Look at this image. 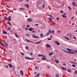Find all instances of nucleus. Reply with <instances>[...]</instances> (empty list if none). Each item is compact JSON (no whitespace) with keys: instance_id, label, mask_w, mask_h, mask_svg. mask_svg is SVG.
<instances>
[{"instance_id":"nucleus-30","label":"nucleus","mask_w":77,"mask_h":77,"mask_svg":"<svg viewBox=\"0 0 77 77\" xmlns=\"http://www.w3.org/2000/svg\"><path fill=\"white\" fill-rule=\"evenodd\" d=\"M48 16L49 17H51V18L52 19H53V16L52 15H48Z\"/></svg>"},{"instance_id":"nucleus-20","label":"nucleus","mask_w":77,"mask_h":77,"mask_svg":"<svg viewBox=\"0 0 77 77\" xmlns=\"http://www.w3.org/2000/svg\"><path fill=\"white\" fill-rule=\"evenodd\" d=\"M20 10V11H23V10H24V8H19Z\"/></svg>"},{"instance_id":"nucleus-32","label":"nucleus","mask_w":77,"mask_h":77,"mask_svg":"<svg viewBox=\"0 0 77 77\" xmlns=\"http://www.w3.org/2000/svg\"><path fill=\"white\" fill-rule=\"evenodd\" d=\"M68 71L69 72H71V71L70 69H68Z\"/></svg>"},{"instance_id":"nucleus-19","label":"nucleus","mask_w":77,"mask_h":77,"mask_svg":"<svg viewBox=\"0 0 77 77\" xmlns=\"http://www.w3.org/2000/svg\"><path fill=\"white\" fill-rule=\"evenodd\" d=\"M61 15L63 18H66V16L64 15L63 14H62Z\"/></svg>"},{"instance_id":"nucleus-51","label":"nucleus","mask_w":77,"mask_h":77,"mask_svg":"<svg viewBox=\"0 0 77 77\" xmlns=\"http://www.w3.org/2000/svg\"><path fill=\"white\" fill-rule=\"evenodd\" d=\"M54 24H56L55 23H54V22H53L52 23V25H54Z\"/></svg>"},{"instance_id":"nucleus-56","label":"nucleus","mask_w":77,"mask_h":77,"mask_svg":"<svg viewBox=\"0 0 77 77\" xmlns=\"http://www.w3.org/2000/svg\"><path fill=\"white\" fill-rule=\"evenodd\" d=\"M41 57H45V56H44L43 55H41Z\"/></svg>"},{"instance_id":"nucleus-34","label":"nucleus","mask_w":77,"mask_h":77,"mask_svg":"<svg viewBox=\"0 0 77 77\" xmlns=\"http://www.w3.org/2000/svg\"><path fill=\"white\" fill-rule=\"evenodd\" d=\"M55 75L56 77H59V75L57 74H56Z\"/></svg>"},{"instance_id":"nucleus-62","label":"nucleus","mask_w":77,"mask_h":77,"mask_svg":"<svg viewBox=\"0 0 77 77\" xmlns=\"http://www.w3.org/2000/svg\"><path fill=\"white\" fill-rule=\"evenodd\" d=\"M30 54L31 55H32V54H33V53H32V52H31L30 53Z\"/></svg>"},{"instance_id":"nucleus-31","label":"nucleus","mask_w":77,"mask_h":77,"mask_svg":"<svg viewBox=\"0 0 77 77\" xmlns=\"http://www.w3.org/2000/svg\"><path fill=\"white\" fill-rule=\"evenodd\" d=\"M38 5H41V1L39 2H38Z\"/></svg>"},{"instance_id":"nucleus-44","label":"nucleus","mask_w":77,"mask_h":77,"mask_svg":"<svg viewBox=\"0 0 77 77\" xmlns=\"http://www.w3.org/2000/svg\"><path fill=\"white\" fill-rule=\"evenodd\" d=\"M70 63H73V61H70Z\"/></svg>"},{"instance_id":"nucleus-29","label":"nucleus","mask_w":77,"mask_h":77,"mask_svg":"<svg viewBox=\"0 0 77 77\" xmlns=\"http://www.w3.org/2000/svg\"><path fill=\"white\" fill-rule=\"evenodd\" d=\"M73 64H75V65H77V63H76L75 62H74L73 61Z\"/></svg>"},{"instance_id":"nucleus-55","label":"nucleus","mask_w":77,"mask_h":77,"mask_svg":"<svg viewBox=\"0 0 77 77\" xmlns=\"http://www.w3.org/2000/svg\"><path fill=\"white\" fill-rule=\"evenodd\" d=\"M36 32L34 31H32V33H35Z\"/></svg>"},{"instance_id":"nucleus-33","label":"nucleus","mask_w":77,"mask_h":77,"mask_svg":"<svg viewBox=\"0 0 77 77\" xmlns=\"http://www.w3.org/2000/svg\"><path fill=\"white\" fill-rule=\"evenodd\" d=\"M21 55H22V56H24V53L21 52Z\"/></svg>"},{"instance_id":"nucleus-11","label":"nucleus","mask_w":77,"mask_h":77,"mask_svg":"<svg viewBox=\"0 0 77 77\" xmlns=\"http://www.w3.org/2000/svg\"><path fill=\"white\" fill-rule=\"evenodd\" d=\"M53 52H51V53L49 54V56H51V55H53Z\"/></svg>"},{"instance_id":"nucleus-21","label":"nucleus","mask_w":77,"mask_h":77,"mask_svg":"<svg viewBox=\"0 0 77 77\" xmlns=\"http://www.w3.org/2000/svg\"><path fill=\"white\" fill-rule=\"evenodd\" d=\"M5 18L6 21H8V17H7L5 16Z\"/></svg>"},{"instance_id":"nucleus-5","label":"nucleus","mask_w":77,"mask_h":77,"mask_svg":"<svg viewBox=\"0 0 77 77\" xmlns=\"http://www.w3.org/2000/svg\"><path fill=\"white\" fill-rule=\"evenodd\" d=\"M32 38H39L38 36H35L34 34H32Z\"/></svg>"},{"instance_id":"nucleus-38","label":"nucleus","mask_w":77,"mask_h":77,"mask_svg":"<svg viewBox=\"0 0 77 77\" xmlns=\"http://www.w3.org/2000/svg\"><path fill=\"white\" fill-rule=\"evenodd\" d=\"M43 35H43V34H42H42H40V36H41V37L43 36Z\"/></svg>"},{"instance_id":"nucleus-53","label":"nucleus","mask_w":77,"mask_h":77,"mask_svg":"<svg viewBox=\"0 0 77 77\" xmlns=\"http://www.w3.org/2000/svg\"><path fill=\"white\" fill-rule=\"evenodd\" d=\"M60 12L61 13H63V11H60Z\"/></svg>"},{"instance_id":"nucleus-37","label":"nucleus","mask_w":77,"mask_h":77,"mask_svg":"<svg viewBox=\"0 0 77 77\" xmlns=\"http://www.w3.org/2000/svg\"><path fill=\"white\" fill-rule=\"evenodd\" d=\"M25 48L26 49V50H28V49H29V47H25Z\"/></svg>"},{"instance_id":"nucleus-64","label":"nucleus","mask_w":77,"mask_h":77,"mask_svg":"<svg viewBox=\"0 0 77 77\" xmlns=\"http://www.w3.org/2000/svg\"><path fill=\"white\" fill-rule=\"evenodd\" d=\"M76 14L77 15V11L75 12Z\"/></svg>"},{"instance_id":"nucleus-57","label":"nucleus","mask_w":77,"mask_h":77,"mask_svg":"<svg viewBox=\"0 0 77 77\" xmlns=\"http://www.w3.org/2000/svg\"><path fill=\"white\" fill-rule=\"evenodd\" d=\"M35 25H36V26H38V24H35Z\"/></svg>"},{"instance_id":"nucleus-43","label":"nucleus","mask_w":77,"mask_h":77,"mask_svg":"<svg viewBox=\"0 0 77 77\" xmlns=\"http://www.w3.org/2000/svg\"><path fill=\"white\" fill-rule=\"evenodd\" d=\"M48 19L49 20H50V21H51V18H49Z\"/></svg>"},{"instance_id":"nucleus-39","label":"nucleus","mask_w":77,"mask_h":77,"mask_svg":"<svg viewBox=\"0 0 77 77\" xmlns=\"http://www.w3.org/2000/svg\"><path fill=\"white\" fill-rule=\"evenodd\" d=\"M75 74H77V70H75Z\"/></svg>"},{"instance_id":"nucleus-23","label":"nucleus","mask_w":77,"mask_h":77,"mask_svg":"<svg viewBox=\"0 0 77 77\" xmlns=\"http://www.w3.org/2000/svg\"><path fill=\"white\" fill-rule=\"evenodd\" d=\"M72 39H76V38L75 35H73V37L72 38Z\"/></svg>"},{"instance_id":"nucleus-4","label":"nucleus","mask_w":77,"mask_h":77,"mask_svg":"<svg viewBox=\"0 0 77 77\" xmlns=\"http://www.w3.org/2000/svg\"><path fill=\"white\" fill-rule=\"evenodd\" d=\"M33 20H32V19H30V18H29L27 19V22H31Z\"/></svg>"},{"instance_id":"nucleus-2","label":"nucleus","mask_w":77,"mask_h":77,"mask_svg":"<svg viewBox=\"0 0 77 77\" xmlns=\"http://www.w3.org/2000/svg\"><path fill=\"white\" fill-rule=\"evenodd\" d=\"M25 59H27L28 60H33V59H35L34 58H31L28 57H26Z\"/></svg>"},{"instance_id":"nucleus-60","label":"nucleus","mask_w":77,"mask_h":77,"mask_svg":"<svg viewBox=\"0 0 77 77\" xmlns=\"http://www.w3.org/2000/svg\"><path fill=\"white\" fill-rule=\"evenodd\" d=\"M11 28H10V27H9L8 28V30H10Z\"/></svg>"},{"instance_id":"nucleus-50","label":"nucleus","mask_w":77,"mask_h":77,"mask_svg":"<svg viewBox=\"0 0 77 77\" xmlns=\"http://www.w3.org/2000/svg\"><path fill=\"white\" fill-rule=\"evenodd\" d=\"M6 7H7V8H10V7L9 6H7Z\"/></svg>"},{"instance_id":"nucleus-47","label":"nucleus","mask_w":77,"mask_h":77,"mask_svg":"<svg viewBox=\"0 0 77 77\" xmlns=\"http://www.w3.org/2000/svg\"><path fill=\"white\" fill-rule=\"evenodd\" d=\"M45 7V4H44L43 5V6H42V8H44Z\"/></svg>"},{"instance_id":"nucleus-45","label":"nucleus","mask_w":77,"mask_h":77,"mask_svg":"<svg viewBox=\"0 0 77 77\" xmlns=\"http://www.w3.org/2000/svg\"><path fill=\"white\" fill-rule=\"evenodd\" d=\"M48 40H49V41H51V38H48Z\"/></svg>"},{"instance_id":"nucleus-18","label":"nucleus","mask_w":77,"mask_h":77,"mask_svg":"<svg viewBox=\"0 0 77 77\" xmlns=\"http://www.w3.org/2000/svg\"><path fill=\"white\" fill-rule=\"evenodd\" d=\"M72 5L73 6H75L76 5V4L75 3V2H72Z\"/></svg>"},{"instance_id":"nucleus-63","label":"nucleus","mask_w":77,"mask_h":77,"mask_svg":"<svg viewBox=\"0 0 77 77\" xmlns=\"http://www.w3.org/2000/svg\"><path fill=\"white\" fill-rule=\"evenodd\" d=\"M19 2H23V1H22V0H20Z\"/></svg>"},{"instance_id":"nucleus-26","label":"nucleus","mask_w":77,"mask_h":77,"mask_svg":"<svg viewBox=\"0 0 77 77\" xmlns=\"http://www.w3.org/2000/svg\"><path fill=\"white\" fill-rule=\"evenodd\" d=\"M25 5L26 6V8H29V5L27 4H25Z\"/></svg>"},{"instance_id":"nucleus-8","label":"nucleus","mask_w":77,"mask_h":77,"mask_svg":"<svg viewBox=\"0 0 77 77\" xmlns=\"http://www.w3.org/2000/svg\"><path fill=\"white\" fill-rule=\"evenodd\" d=\"M42 42V41H40V42H35V44H40Z\"/></svg>"},{"instance_id":"nucleus-25","label":"nucleus","mask_w":77,"mask_h":77,"mask_svg":"<svg viewBox=\"0 0 77 77\" xmlns=\"http://www.w3.org/2000/svg\"><path fill=\"white\" fill-rule=\"evenodd\" d=\"M42 59H43V60H46L47 59V58H44V57H43L42 58Z\"/></svg>"},{"instance_id":"nucleus-24","label":"nucleus","mask_w":77,"mask_h":77,"mask_svg":"<svg viewBox=\"0 0 77 77\" xmlns=\"http://www.w3.org/2000/svg\"><path fill=\"white\" fill-rule=\"evenodd\" d=\"M55 61L56 63H59V61H58V60H55Z\"/></svg>"},{"instance_id":"nucleus-14","label":"nucleus","mask_w":77,"mask_h":77,"mask_svg":"<svg viewBox=\"0 0 77 77\" xmlns=\"http://www.w3.org/2000/svg\"><path fill=\"white\" fill-rule=\"evenodd\" d=\"M5 47H8V44H7V43L6 42H5Z\"/></svg>"},{"instance_id":"nucleus-15","label":"nucleus","mask_w":77,"mask_h":77,"mask_svg":"<svg viewBox=\"0 0 77 77\" xmlns=\"http://www.w3.org/2000/svg\"><path fill=\"white\" fill-rule=\"evenodd\" d=\"M3 34H6L7 33V32H6V31H3Z\"/></svg>"},{"instance_id":"nucleus-46","label":"nucleus","mask_w":77,"mask_h":77,"mask_svg":"<svg viewBox=\"0 0 77 77\" xmlns=\"http://www.w3.org/2000/svg\"><path fill=\"white\" fill-rule=\"evenodd\" d=\"M38 56H39V57H40V56L41 57V55L40 54H39L38 55Z\"/></svg>"},{"instance_id":"nucleus-22","label":"nucleus","mask_w":77,"mask_h":77,"mask_svg":"<svg viewBox=\"0 0 77 77\" xmlns=\"http://www.w3.org/2000/svg\"><path fill=\"white\" fill-rule=\"evenodd\" d=\"M39 75H40L39 73H38L37 75L35 76V77H38Z\"/></svg>"},{"instance_id":"nucleus-42","label":"nucleus","mask_w":77,"mask_h":77,"mask_svg":"<svg viewBox=\"0 0 77 77\" xmlns=\"http://www.w3.org/2000/svg\"><path fill=\"white\" fill-rule=\"evenodd\" d=\"M56 44H57L58 45H60V43H58L57 44L56 43Z\"/></svg>"},{"instance_id":"nucleus-27","label":"nucleus","mask_w":77,"mask_h":77,"mask_svg":"<svg viewBox=\"0 0 77 77\" xmlns=\"http://www.w3.org/2000/svg\"><path fill=\"white\" fill-rule=\"evenodd\" d=\"M49 31H48V32L46 34V36H48V35H49V34L50 33H49Z\"/></svg>"},{"instance_id":"nucleus-12","label":"nucleus","mask_w":77,"mask_h":77,"mask_svg":"<svg viewBox=\"0 0 77 77\" xmlns=\"http://www.w3.org/2000/svg\"><path fill=\"white\" fill-rule=\"evenodd\" d=\"M15 36L16 38H18V36L17 35V32H15Z\"/></svg>"},{"instance_id":"nucleus-7","label":"nucleus","mask_w":77,"mask_h":77,"mask_svg":"<svg viewBox=\"0 0 77 77\" xmlns=\"http://www.w3.org/2000/svg\"><path fill=\"white\" fill-rule=\"evenodd\" d=\"M11 18H12L11 16H10L8 18V21H11Z\"/></svg>"},{"instance_id":"nucleus-48","label":"nucleus","mask_w":77,"mask_h":77,"mask_svg":"<svg viewBox=\"0 0 77 77\" xmlns=\"http://www.w3.org/2000/svg\"><path fill=\"white\" fill-rule=\"evenodd\" d=\"M5 67H6V68H8V66H7V65H5Z\"/></svg>"},{"instance_id":"nucleus-6","label":"nucleus","mask_w":77,"mask_h":77,"mask_svg":"<svg viewBox=\"0 0 77 77\" xmlns=\"http://www.w3.org/2000/svg\"><path fill=\"white\" fill-rule=\"evenodd\" d=\"M26 41H27V42H32V43H35V42H32L31 41H29L27 39H26Z\"/></svg>"},{"instance_id":"nucleus-28","label":"nucleus","mask_w":77,"mask_h":77,"mask_svg":"<svg viewBox=\"0 0 77 77\" xmlns=\"http://www.w3.org/2000/svg\"><path fill=\"white\" fill-rule=\"evenodd\" d=\"M64 38H66V39H67V40H69V38H68L65 36H64Z\"/></svg>"},{"instance_id":"nucleus-35","label":"nucleus","mask_w":77,"mask_h":77,"mask_svg":"<svg viewBox=\"0 0 77 77\" xmlns=\"http://www.w3.org/2000/svg\"><path fill=\"white\" fill-rule=\"evenodd\" d=\"M68 8L69 9V10H71V8L70 7H68Z\"/></svg>"},{"instance_id":"nucleus-58","label":"nucleus","mask_w":77,"mask_h":77,"mask_svg":"<svg viewBox=\"0 0 77 77\" xmlns=\"http://www.w3.org/2000/svg\"><path fill=\"white\" fill-rule=\"evenodd\" d=\"M75 52H76V53H77V51H76V50H75Z\"/></svg>"},{"instance_id":"nucleus-13","label":"nucleus","mask_w":77,"mask_h":77,"mask_svg":"<svg viewBox=\"0 0 77 77\" xmlns=\"http://www.w3.org/2000/svg\"><path fill=\"white\" fill-rule=\"evenodd\" d=\"M61 68H62L63 70H64L65 71H66V69L65 68L61 67Z\"/></svg>"},{"instance_id":"nucleus-52","label":"nucleus","mask_w":77,"mask_h":77,"mask_svg":"<svg viewBox=\"0 0 77 77\" xmlns=\"http://www.w3.org/2000/svg\"><path fill=\"white\" fill-rule=\"evenodd\" d=\"M26 36H29V34H27L26 35Z\"/></svg>"},{"instance_id":"nucleus-40","label":"nucleus","mask_w":77,"mask_h":77,"mask_svg":"<svg viewBox=\"0 0 77 77\" xmlns=\"http://www.w3.org/2000/svg\"><path fill=\"white\" fill-rule=\"evenodd\" d=\"M72 66L73 67H75V65H74V64H72Z\"/></svg>"},{"instance_id":"nucleus-59","label":"nucleus","mask_w":77,"mask_h":77,"mask_svg":"<svg viewBox=\"0 0 77 77\" xmlns=\"http://www.w3.org/2000/svg\"><path fill=\"white\" fill-rule=\"evenodd\" d=\"M74 18V17H72L71 20H72V19H73V18Z\"/></svg>"},{"instance_id":"nucleus-61","label":"nucleus","mask_w":77,"mask_h":77,"mask_svg":"<svg viewBox=\"0 0 77 77\" xmlns=\"http://www.w3.org/2000/svg\"><path fill=\"white\" fill-rule=\"evenodd\" d=\"M72 26H73V25H75V24L74 23H72Z\"/></svg>"},{"instance_id":"nucleus-54","label":"nucleus","mask_w":77,"mask_h":77,"mask_svg":"<svg viewBox=\"0 0 77 77\" xmlns=\"http://www.w3.org/2000/svg\"><path fill=\"white\" fill-rule=\"evenodd\" d=\"M57 20H59V17H57Z\"/></svg>"},{"instance_id":"nucleus-1","label":"nucleus","mask_w":77,"mask_h":77,"mask_svg":"<svg viewBox=\"0 0 77 77\" xmlns=\"http://www.w3.org/2000/svg\"><path fill=\"white\" fill-rule=\"evenodd\" d=\"M66 50H68V51H69V52L65 50H63V51H65V52H66V53H71V54H74V52H71V49L68 48L66 49Z\"/></svg>"},{"instance_id":"nucleus-3","label":"nucleus","mask_w":77,"mask_h":77,"mask_svg":"<svg viewBox=\"0 0 77 77\" xmlns=\"http://www.w3.org/2000/svg\"><path fill=\"white\" fill-rule=\"evenodd\" d=\"M49 32H50V33H54V30L51 31V29H49Z\"/></svg>"},{"instance_id":"nucleus-36","label":"nucleus","mask_w":77,"mask_h":77,"mask_svg":"<svg viewBox=\"0 0 77 77\" xmlns=\"http://www.w3.org/2000/svg\"><path fill=\"white\" fill-rule=\"evenodd\" d=\"M8 24L9 25H10V26H11V23L9 22H8Z\"/></svg>"},{"instance_id":"nucleus-16","label":"nucleus","mask_w":77,"mask_h":77,"mask_svg":"<svg viewBox=\"0 0 77 77\" xmlns=\"http://www.w3.org/2000/svg\"><path fill=\"white\" fill-rule=\"evenodd\" d=\"M20 73L21 74V75H23V71L22 70H20Z\"/></svg>"},{"instance_id":"nucleus-41","label":"nucleus","mask_w":77,"mask_h":77,"mask_svg":"<svg viewBox=\"0 0 77 77\" xmlns=\"http://www.w3.org/2000/svg\"><path fill=\"white\" fill-rule=\"evenodd\" d=\"M26 26L27 28H29V25H27Z\"/></svg>"},{"instance_id":"nucleus-10","label":"nucleus","mask_w":77,"mask_h":77,"mask_svg":"<svg viewBox=\"0 0 77 77\" xmlns=\"http://www.w3.org/2000/svg\"><path fill=\"white\" fill-rule=\"evenodd\" d=\"M8 66H9V67H10V68H12V66L11 64L10 63H8Z\"/></svg>"},{"instance_id":"nucleus-9","label":"nucleus","mask_w":77,"mask_h":77,"mask_svg":"<svg viewBox=\"0 0 77 77\" xmlns=\"http://www.w3.org/2000/svg\"><path fill=\"white\" fill-rule=\"evenodd\" d=\"M0 44L2 46V47H4V46H5V45L2 42H0Z\"/></svg>"},{"instance_id":"nucleus-49","label":"nucleus","mask_w":77,"mask_h":77,"mask_svg":"<svg viewBox=\"0 0 77 77\" xmlns=\"http://www.w3.org/2000/svg\"><path fill=\"white\" fill-rule=\"evenodd\" d=\"M29 31H32V29H31V28H29Z\"/></svg>"},{"instance_id":"nucleus-17","label":"nucleus","mask_w":77,"mask_h":77,"mask_svg":"<svg viewBox=\"0 0 77 77\" xmlns=\"http://www.w3.org/2000/svg\"><path fill=\"white\" fill-rule=\"evenodd\" d=\"M46 46L47 47H48V48L51 47V46H50V45H49V44L46 45Z\"/></svg>"}]
</instances>
